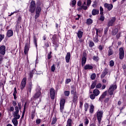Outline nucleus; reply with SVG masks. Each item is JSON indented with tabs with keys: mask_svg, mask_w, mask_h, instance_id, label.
<instances>
[{
	"mask_svg": "<svg viewBox=\"0 0 126 126\" xmlns=\"http://www.w3.org/2000/svg\"><path fill=\"white\" fill-rule=\"evenodd\" d=\"M40 5L41 6H44V4L42 3L41 2H38L35 9V15L34 16L35 19H37V18L40 16V13H41V12L42 11V8H41Z\"/></svg>",
	"mask_w": 126,
	"mask_h": 126,
	"instance_id": "obj_1",
	"label": "nucleus"
},
{
	"mask_svg": "<svg viewBox=\"0 0 126 126\" xmlns=\"http://www.w3.org/2000/svg\"><path fill=\"white\" fill-rule=\"evenodd\" d=\"M94 105L93 104H91L90 108V113L92 114L94 112Z\"/></svg>",
	"mask_w": 126,
	"mask_h": 126,
	"instance_id": "obj_34",
	"label": "nucleus"
},
{
	"mask_svg": "<svg viewBox=\"0 0 126 126\" xmlns=\"http://www.w3.org/2000/svg\"><path fill=\"white\" fill-rule=\"evenodd\" d=\"M93 59L94 61V62H99V60H100L98 56H94Z\"/></svg>",
	"mask_w": 126,
	"mask_h": 126,
	"instance_id": "obj_40",
	"label": "nucleus"
},
{
	"mask_svg": "<svg viewBox=\"0 0 126 126\" xmlns=\"http://www.w3.org/2000/svg\"><path fill=\"white\" fill-rule=\"evenodd\" d=\"M116 20H117V18H116L115 17L111 18L107 24L108 27H110V26H113Z\"/></svg>",
	"mask_w": 126,
	"mask_h": 126,
	"instance_id": "obj_8",
	"label": "nucleus"
},
{
	"mask_svg": "<svg viewBox=\"0 0 126 126\" xmlns=\"http://www.w3.org/2000/svg\"><path fill=\"white\" fill-rule=\"evenodd\" d=\"M64 94L66 97H68V96H69V94H70V92L68 91H65L64 92Z\"/></svg>",
	"mask_w": 126,
	"mask_h": 126,
	"instance_id": "obj_44",
	"label": "nucleus"
},
{
	"mask_svg": "<svg viewBox=\"0 0 126 126\" xmlns=\"http://www.w3.org/2000/svg\"><path fill=\"white\" fill-rule=\"evenodd\" d=\"M78 99V96H77V94H74L73 95V99H72V102L73 103H76L77 100Z\"/></svg>",
	"mask_w": 126,
	"mask_h": 126,
	"instance_id": "obj_28",
	"label": "nucleus"
},
{
	"mask_svg": "<svg viewBox=\"0 0 126 126\" xmlns=\"http://www.w3.org/2000/svg\"><path fill=\"white\" fill-rule=\"evenodd\" d=\"M77 5H78V6H82V2H81V1H80V0H79L77 2Z\"/></svg>",
	"mask_w": 126,
	"mask_h": 126,
	"instance_id": "obj_60",
	"label": "nucleus"
},
{
	"mask_svg": "<svg viewBox=\"0 0 126 126\" xmlns=\"http://www.w3.org/2000/svg\"><path fill=\"white\" fill-rule=\"evenodd\" d=\"M5 46L1 45L0 47V54L2 55V56H4L5 55Z\"/></svg>",
	"mask_w": 126,
	"mask_h": 126,
	"instance_id": "obj_12",
	"label": "nucleus"
},
{
	"mask_svg": "<svg viewBox=\"0 0 126 126\" xmlns=\"http://www.w3.org/2000/svg\"><path fill=\"white\" fill-rule=\"evenodd\" d=\"M104 6L105 8H107L108 10L110 11V10H112L113 9V4H108L107 3H105L104 4Z\"/></svg>",
	"mask_w": 126,
	"mask_h": 126,
	"instance_id": "obj_13",
	"label": "nucleus"
},
{
	"mask_svg": "<svg viewBox=\"0 0 126 126\" xmlns=\"http://www.w3.org/2000/svg\"><path fill=\"white\" fill-rule=\"evenodd\" d=\"M57 121H58V119H57V117L53 118V120L51 122V125H55L56 123H57Z\"/></svg>",
	"mask_w": 126,
	"mask_h": 126,
	"instance_id": "obj_42",
	"label": "nucleus"
},
{
	"mask_svg": "<svg viewBox=\"0 0 126 126\" xmlns=\"http://www.w3.org/2000/svg\"><path fill=\"white\" fill-rule=\"evenodd\" d=\"M55 70H56V65H55V64H53L51 66V71H52V72H55Z\"/></svg>",
	"mask_w": 126,
	"mask_h": 126,
	"instance_id": "obj_46",
	"label": "nucleus"
},
{
	"mask_svg": "<svg viewBox=\"0 0 126 126\" xmlns=\"http://www.w3.org/2000/svg\"><path fill=\"white\" fill-rule=\"evenodd\" d=\"M95 97H97V96L94 94H92L90 95V99H91V100H94V99H95Z\"/></svg>",
	"mask_w": 126,
	"mask_h": 126,
	"instance_id": "obj_43",
	"label": "nucleus"
},
{
	"mask_svg": "<svg viewBox=\"0 0 126 126\" xmlns=\"http://www.w3.org/2000/svg\"><path fill=\"white\" fill-rule=\"evenodd\" d=\"M110 101V97H107L104 100V103H108Z\"/></svg>",
	"mask_w": 126,
	"mask_h": 126,
	"instance_id": "obj_62",
	"label": "nucleus"
},
{
	"mask_svg": "<svg viewBox=\"0 0 126 126\" xmlns=\"http://www.w3.org/2000/svg\"><path fill=\"white\" fill-rule=\"evenodd\" d=\"M37 72L35 69L32 70V71H30L28 73L29 78L30 79H32V78H33V75H34V74H37Z\"/></svg>",
	"mask_w": 126,
	"mask_h": 126,
	"instance_id": "obj_10",
	"label": "nucleus"
},
{
	"mask_svg": "<svg viewBox=\"0 0 126 126\" xmlns=\"http://www.w3.org/2000/svg\"><path fill=\"white\" fill-rule=\"evenodd\" d=\"M50 97L51 99L54 100L55 97V89L51 88L50 89Z\"/></svg>",
	"mask_w": 126,
	"mask_h": 126,
	"instance_id": "obj_14",
	"label": "nucleus"
},
{
	"mask_svg": "<svg viewBox=\"0 0 126 126\" xmlns=\"http://www.w3.org/2000/svg\"><path fill=\"white\" fill-rule=\"evenodd\" d=\"M108 54L107 56L108 57H110V56H113L114 55V51L112 48H111V47H109V50H108Z\"/></svg>",
	"mask_w": 126,
	"mask_h": 126,
	"instance_id": "obj_18",
	"label": "nucleus"
},
{
	"mask_svg": "<svg viewBox=\"0 0 126 126\" xmlns=\"http://www.w3.org/2000/svg\"><path fill=\"white\" fill-rule=\"evenodd\" d=\"M108 68H104L101 75V78H104V77H105L106 75L108 74Z\"/></svg>",
	"mask_w": 126,
	"mask_h": 126,
	"instance_id": "obj_15",
	"label": "nucleus"
},
{
	"mask_svg": "<svg viewBox=\"0 0 126 126\" xmlns=\"http://www.w3.org/2000/svg\"><path fill=\"white\" fill-rule=\"evenodd\" d=\"M77 35L79 39H81L82 38V36H83V32L79 30L77 33Z\"/></svg>",
	"mask_w": 126,
	"mask_h": 126,
	"instance_id": "obj_22",
	"label": "nucleus"
},
{
	"mask_svg": "<svg viewBox=\"0 0 126 126\" xmlns=\"http://www.w3.org/2000/svg\"><path fill=\"white\" fill-rule=\"evenodd\" d=\"M92 15L95 16L99 14V10L97 9H93L92 11Z\"/></svg>",
	"mask_w": 126,
	"mask_h": 126,
	"instance_id": "obj_21",
	"label": "nucleus"
},
{
	"mask_svg": "<svg viewBox=\"0 0 126 126\" xmlns=\"http://www.w3.org/2000/svg\"><path fill=\"white\" fill-rule=\"evenodd\" d=\"M31 90H32V82L29 83L27 88V92L31 93Z\"/></svg>",
	"mask_w": 126,
	"mask_h": 126,
	"instance_id": "obj_26",
	"label": "nucleus"
},
{
	"mask_svg": "<svg viewBox=\"0 0 126 126\" xmlns=\"http://www.w3.org/2000/svg\"><path fill=\"white\" fill-rule=\"evenodd\" d=\"M25 86H26V78H24L21 82L20 86L21 90H23L25 88Z\"/></svg>",
	"mask_w": 126,
	"mask_h": 126,
	"instance_id": "obj_11",
	"label": "nucleus"
},
{
	"mask_svg": "<svg viewBox=\"0 0 126 126\" xmlns=\"http://www.w3.org/2000/svg\"><path fill=\"white\" fill-rule=\"evenodd\" d=\"M29 10L31 13H34L35 12V10H36V3L35 1L32 0L31 1Z\"/></svg>",
	"mask_w": 126,
	"mask_h": 126,
	"instance_id": "obj_3",
	"label": "nucleus"
},
{
	"mask_svg": "<svg viewBox=\"0 0 126 126\" xmlns=\"http://www.w3.org/2000/svg\"><path fill=\"white\" fill-rule=\"evenodd\" d=\"M71 94L72 95H76V89H75V88H74L73 86H71Z\"/></svg>",
	"mask_w": 126,
	"mask_h": 126,
	"instance_id": "obj_24",
	"label": "nucleus"
},
{
	"mask_svg": "<svg viewBox=\"0 0 126 126\" xmlns=\"http://www.w3.org/2000/svg\"><path fill=\"white\" fill-rule=\"evenodd\" d=\"M93 94H94L95 96H98L99 94H100V91H99V90L95 89L94 90L93 92Z\"/></svg>",
	"mask_w": 126,
	"mask_h": 126,
	"instance_id": "obj_27",
	"label": "nucleus"
},
{
	"mask_svg": "<svg viewBox=\"0 0 126 126\" xmlns=\"http://www.w3.org/2000/svg\"><path fill=\"white\" fill-rule=\"evenodd\" d=\"M35 118V111L32 112V120H33Z\"/></svg>",
	"mask_w": 126,
	"mask_h": 126,
	"instance_id": "obj_58",
	"label": "nucleus"
},
{
	"mask_svg": "<svg viewBox=\"0 0 126 126\" xmlns=\"http://www.w3.org/2000/svg\"><path fill=\"white\" fill-rule=\"evenodd\" d=\"M3 39H4V35L0 34V43L3 40Z\"/></svg>",
	"mask_w": 126,
	"mask_h": 126,
	"instance_id": "obj_53",
	"label": "nucleus"
},
{
	"mask_svg": "<svg viewBox=\"0 0 126 126\" xmlns=\"http://www.w3.org/2000/svg\"><path fill=\"white\" fill-rule=\"evenodd\" d=\"M64 104H65V99L64 98L61 99L60 101V112L63 113V110H64Z\"/></svg>",
	"mask_w": 126,
	"mask_h": 126,
	"instance_id": "obj_7",
	"label": "nucleus"
},
{
	"mask_svg": "<svg viewBox=\"0 0 126 126\" xmlns=\"http://www.w3.org/2000/svg\"><path fill=\"white\" fill-rule=\"evenodd\" d=\"M100 21H104L105 20V17L104 16V14H100V17L99 19Z\"/></svg>",
	"mask_w": 126,
	"mask_h": 126,
	"instance_id": "obj_41",
	"label": "nucleus"
},
{
	"mask_svg": "<svg viewBox=\"0 0 126 126\" xmlns=\"http://www.w3.org/2000/svg\"><path fill=\"white\" fill-rule=\"evenodd\" d=\"M125 58V51L124 48L121 47L119 49V59L120 60H123Z\"/></svg>",
	"mask_w": 126,
	"mask_h": 126,
	"instance_id": "obj_9",
	"label": "nucleus"
},
{
	"mask_svg": "<svg viewBox=\"0 0 126 126\" xmlns=\"http://www.w3.org/2000/svg\"><path fill=\"white\" fill-rule=\"evenodd\" d=\"M6 35L7 37H11L12 36H13V32L11 30H9L7 32Z\"/></svg>",
	"mask_w": 126,
	"mask_h": 126,
	"instance_id": "obj_29",
	"label": "nucleus"
},
{
	"mask_svg": "<svg viewBox=\"0 0 126 126\" xmlns=\"http://www.w3.org/2000/svg\"><path fill=\"white\" fill-rule=\"evenodd\" d=\"M91 78L92 80H94V79L96 78V74L93 73L92 75H91Z\"/></svg>",
	"mask_w": 126,
	"mask_h": 126,
	"instance_id": "obj_51",
	"label": "nucleus"
},
{
	"mask_svg": "<svg viewBox=\"0 0 126 126\" xmlns=\"http://www.w3.org/2000/svg\"><path fill=\"white\" fill-rule=\"evenodd\" d=\"M29 51V46H28V44H26L24 48V54L27 55Z\"/></svg>",
	"mask_w": 126,
	"mask_h": 126,
	"instance_id": "obj_25",
	"label": "nucleus"
},
{
	"mask_svg": "<svg viewBox=\"0 0 126 126\" xmlns=\"http://www.w3.org/2000/svg\"><path fill=\"white\" fill-rule=\"evenodd\" d=\"M79 104H80L79 108H80V109H82V106H83V101H82V100H80V101H79Z\"/></svg>",
	"mask_w": 126,
	"mask_h": 126,
	"instance_id": "obj_54",
	"label": "nucleus"
},
{
	"mask_svg": "<svg viewBox=\"0 0 126 126\" xmlns=\"http://www.w3.org/2000/svg\"><path fill=\"white\" fill-rule=\"evenodd\" d=\"M96 84H97V82L96 81L93 82L91 86L90 89H94V88L96 87Z\"/></svg>",
	"mask_w": 126,
	"mask_h": 126,
	"instance_id": "obj_35",
	"label": "nucleus"
},
{
	"mask_svg": "<svg viewBox=\"0 0 126 126\" xmlns=\"http://www.w3.org/2000/svg\"><path fill=\"white\" fill-rule=\"evenodd\" d=\"M87 24H88V25H90L92 24L93 23V20L92 19H88L87 20V22H86Z\"/></svg>",
	"mask_w": 126,
	"mask_h": 126,
	"instance_id": "obj_36",
	"label": "nucleus"
},
{
	"mask_svg": "<svg viewBox=\"0 0 126 126\" xmlns=\"http://www.w3.org/2000/svg\"><path fill=\"white\" fill-rule=\"evenodd\" d=\"M12 115L14 117V119L17 120H19V119H20V115H19V110H18V108H16V109H15V111L12 113Z\"/></svg>",
	"mask_w": 126,
	"mask_h": 126,
	"instance_id": "obj_6",
	"label": "nucleus"
},
{
	"mask_svg": "<svg viewBox=\"0 0 126 126\" xmlns=\"http://www.w3.org/2000/svg\"><path fill=\"white\" fill-rule=\"evenodd\" d=\"M41 91H38L33 95V98H34V99H38V98L41 96Z\"/></svg>",
	"mask_w": 126,
	"mask_h": 126,
	"instance_id": "obj_16",
	"label": "nucleus"
},
{
	"mask_svg": "<svg viewBox=\"0 0 126 126\" xmlns=\"http://www.w3.org/2000/svg\"><path fill=\"white\" fill-rule=\"evenodd\" d=\"M82 8H83L84 10H87V9H88V7H87V4H86V1H83V3L82 4Z\"/></svg>",
	"mask_w": 126,
	"mask_h": 126,
	"instance_id": "obj_23",
	"label": "nucleus"
},
{
	"mask_svg": "<svg viewBox=\"0 0 126 126\" xmlns=\"http://www.w3.org/2000/svg\"><path fill=\"white\" fill-rule=\"evenodd\" d=\"M96 36H98V34L101 33V30H100V29H96Z\"/></svg>",
	"mask_w": 126,
	"mask_h": 126,
	"instance_id": "obj_55",
	"label": "nucleus"
},
{
	"mask_svg": "<svg viewBox=\"0 0 126 126\" xmlns=\"http://www.w3.org/2000/svg\"><path fill=\"white\" fill-rule=\"evenodd\" d=\"M109 65L110 66H114V65H115V62H114V61L111 60L110 61Z\"/></svg>",
	"mask_w": 126,
	"mask_h": 126,
	"instance_id": "obj_52",
	"label": "nucleus"
},
{
	"mask_svg": "<svg viewBox=\"0 0 126 126\" xmlns=\"http://www.w3.org/2000/svg\"><path fill=\"white\" fill-rule=\"evenodd\" d=\"M107 91L103 92V93L100 95V96L99 98V101H102V99H104L105 97L107 96Z\"/></svg>",
	"mask_w": 126,
	"mask_h": 126,
	"instance_id": "obj_17",
	"label": "nucleus"
},
{
	"mask_svg": "<svg viewBox=\"0 0 126 126\" xmlns=\"http://www.w3.org/2000/svg\"><path fill=\"white\" fill-rule=\"evenodd\" d=\"M33 42L35 45L36 48H37L38 47V45L37 44V39H36V36H33Z\"/></svg>",
	"mask_w": 126,
	"mask_h": 126,
	"instance_id": "obj_45",
	"label": "nucleus"
},
{
	"mask_svg": "<svg viewBox=\"0 0 126 126\" xmlns=\"http://www.w3.org/2000/svg\"><path fill=\"white\" fill-rule=\"evenodd\" d=\"M18 109V111H21V103L19 102L18 103V106H15V110H16V108Z\"/></svg>",
	"mask_w": 126,
	"mask_h": 126,
	"instance_id": "obj_39",
	"label": "nucleus"
},
{
	"mask_svg": "<svg viewBox=\"0 0 126 126\" xmlns=\"http://www.w3.org/2000/svg\"><path fill=\"white\" fill-rule=\"evenodd\" d=\"M101 87H102V84L101 83L97 84L95 86V88L96 89H99V88H101Z\"/></svg>",
	"mask_w": 126,
	"mask_h": 126,
	"instance_id": "obj_47",
	"label": "nucleus"
},
{
	"mask_svg": "<svg viewBox=\"0 0 126 126\" xmlns=\"http://www.w3.org/2000/svg\"><path fill=\"white\" fill-rule=\"evenodd\" d=\"M52 58V52H50L48 54V59L50 60Z\"/></svg>",
	"mask_w": 126,
	"mask_h": 126,
	"instance_id": "obj_59",
	"label": "nucleus"
},
{
	"mask_svg": "<svg viewBox=\"0 0 126 126\" xmlns=\"http://www.w3.org/2000/svg\"><path fill=\"white\" fill-rule=\"evenodd\" d=\"M116 89H117V84H114L110 85L108 90V94L110 96H113V95H114V92Z\"/></svg>",
	"mask_w": 126,
	"mask_h": 126,
	"instance_id": "obj_2",
	"label": "nucleus"
},
{
	"mask_svg": "<svg viewBox=\"0 0 126 126\" xmlns=\"http://www.w3.org/2000/svg\"><path fill=\"white\" fill-rule=\"evenodd\" d=\"M72 120L71 119H68L66 126H72Z\"/></svg>",
	"mask_w": 126,
	"mask_h": 126,
	"instance_id": "obj_30",
	"label": "nucleus"
},
{
	"mask_svg": "<svg viewBox=\"0 0 126 126\" xmlns=\"http://www.w3.org/2000/svg\"><path fill=\"white\" fill-rule=\"evenodd\" d=\"M12 123H13L14 126H17L18 125V121H17V119H16L15 118L12 119Z\"/></svg>",
	"mask_w": 126,
	"mask_h": 126,
	"instance_id": "obj_31",
	"label": "nucleus"
},
{
	"mask_svg": "<svg viewBox=\"0 0 126 126\" xmlns=\"http://www.w3.org/2000/svg\"><path fill=\"white\" fill-rule=\"evenodd\" d=\"M69 60H70V53L68 52V53H67L66 57H65L66 63H69Z\"/></svg>",
	"mask_w": 126,
	"mask_h": 126,
	"instance_id": "obj_19",
	"label": "nucleus"
},
{
	"mask_svg": "<svg viewBox=\"0 0 126 126\" xmlns=\"http://www.w3.org/2000/svg\"><path fill=\"white\" fill-rule=\"evenodd\" d=\"M104 9H103V7L102 6L100 7V14H104Z\"/></svg>",
	"mask_w": 126,
	"mask_h": 126,
	"instance_id": "obj_57",
	"label": "nucleus"
},
{
	"mask_svg": "<svg viewBox=\"0 0 126 126\" xmlns=\"http://www.w3.org/2000/svg\"><path fill=\"white\" fill-rule=\"evenodd\" d=\"M76 4V0H73L71 1V2L70 3V5L72 6V7H74V6Z\"/></svg>",
	"mask_w": 126,
	"mask_h": 126,
	"instance_id": "obj_38",
	"label": "nucleus"
},
{
	"mask_svg": "<svg viewBox=\"0 0 126 126\" xmlns=\"http://www.w3.org/2000/svg\"><path fill=\"white\" fill-rule=\"evenodd\" d=\"M118 32H119V30H118V29L117 28L114 29L112 31V35H113L114 36H115V35H117V34H118Z\"/></svg>",
	"mask_w": 126,
	"mask_h": 126,
	"instance_id": "obj_32",
	"label": "nucleus"
},
{
	"mask_svg": "<svg viewBox=\"0 0 126 126\" xmlns=\"http://www.w3.org/2000/svg\"><path fill=\"white\" fill-rule=\"evenodd\" d=\"M22 19V18L21 17H19L18 18V20H17V23H19L20 22H21V20Z\"/></svg>",
	"mask_w": 126,
	"mask_h": 126,
	"instance_id": "obj_63",
	"label": "nucleus"
},
{
	"mask_svg": "<svg viewBox=\"0 0 126 126\" xmlns=\"http://www.w3.org/2000/svg\"><path fill=\"white\" fill-rule=\"evenodd\" d=\"M91 2H92L91 0H87V7H89V6H90V5H91Z\"/></svg>",
	"mask_w": 126,
	"mask_h": 126,
	"instance_id": "obj_49",
	"label": "nucleus"
},
{
	"mask_svg": "<svg viewBox=\"0 0 126 126\" xmlns=\"http://www.w3.org/2000/svg\"><path fill=\"white\" fill-rule=\"evenodd\" d=\"M84 69L87 70V69H93V66L90 64H87L84 66Z\"/></svg>",
	"mask_w": 126,
	"mask_h": 126,
	"instance_id": "obj_20",
	"label": "nucleus"
},
{
	"mask_svg": "<svg viewBox=\"0 0 126 126\" xmlns=\"http://www.w3.org/2000/svg\"><path fill=\"white\" fill-rule=\"evenodd\" d=\"M89 46L90 48H93L95 46V44L92 40H90L89 41Z\"/></svg>",
	"mask_w": 126,
	"mask_h": 126,
	"instance_id": "obj_33",
	"label": "nucleus"
},
{
	"mask_svg": "<svg viewBox=\"0 0 126 126\" xmlns=\"http://www.w3.org/2000/svg\"><path fill=\"white\" fill-rule=\"evenodd\" d=\"M8 112L11 113V112H14V107L13 106H10V108L8 109Z\"/></svg>",
	"mask_w": 126,
	"mask_h": 126,
	"instance_id": "obj_50",
	"label": "nucleus"
},
{
	"mask_svg": "<svg viewBox=\"0 0 126 126\" xmlns=\"http://www.w3.org/2000/svg\"><path fill=\"white\" fill-rule=\"evenodd\" d=\"M83 57L82 58L81 64L82 66H84L85 63H86V61H87V54L86 52H83L82 53Z\"/></svg>",
	"mask_w": 126,
	"mask_h": 126,
	"instance_id": "obj_4",
	"label": "nucleus"
},
{
	"mask_svg": "<svg viewBox=\"0 0 126 126\" xmlns=\"http://www.w3.org/2000/svg\"><path fill=\"white\" fill-rule=\"evenodd\" d=\"M84 108L85 112H87V111H88V109L89 108V104L88 103H85L84 104Z\"/></svg>",
	"mask_w": 126,
	"mask_h": 126,
	"instance_id": "obj_37",
	"label": "nucleus"
},
{
	"mask_svg": "<svg viewBox=\"0 0 126 126\" xmlns=\"http://www.w3.org/2000/svg\"><path fill=\"white\" fill-rule=\"evenodd\" d=\"M124 71L126 72V64H123L122 66V68Z\"/></svg>",
	"mask_w": 126,
	"mask_h": 126,
	"instance_id": "obj_61",
	"label": "nucleus"
},
{
	"mask_svg": "<svg viewBox=\"0 0 126 126\" xmlns=\"http://www.w3.org/2000/svg\"><path fill=\"white\" fill-rule=\"evenodd\" d=\"M2 62H3V56L0 55V64L2 63Z\"/></svg>",
	"mask_w": 126,
	"mask_h": 126,
	"instance_id": "obj_56",
	"label": "nucleus"
},
{
	"mask_svg": "<svg viewBox=\"0 0 126 126\" xmlns=\"http://www.w3.org/2000/svg\"><path fill=\"white\" fill-rule=\"evenodd\" d=\"M96 117L99 125H101V122L102 121V118H103V111H99L97 112Z\"/></svg>",
	"mask_w": 126,
	"mask_h": 126,
	"instance_id": "obj_5",
	"label": "nucleus"
},
{
	"mask_svg": "<svg viewBox=\"0 0 126 126\" xmlns=\"http://www.w3.org/2000/svg\"><path fill=\"white\" fill-rule=\"evenodd\" d=\"M35 123L37 125H39V124H40L41 123V119H37L35 121Z\"/></svg>",
	"mask_w": 126,
	"mask_h": 126,
	"instance_id": "obj_64",
	"label": "nucleus"
},
{
	"mask_svg": "<svg viewBox=\"0 0 126 126\" xmlns=\"http://www.w3.org/2000/svg\"><path fill=\"white\" fill-rule=\"evenodd\" d=\"M93 40L94 43H98V42H99V39H98V36L96 35L95 37L93 38Z\"/></svg>",
	"mask_w": 126,
	"mask_h": 126,
	"instance_id": "obj_48",
	"label": "nucleus"
}]
</instances>
